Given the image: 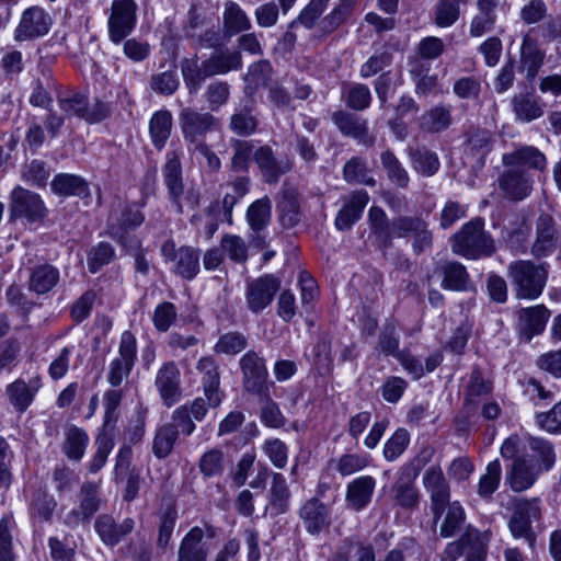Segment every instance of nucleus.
<instances>
[{
    "label": "nucleus",
    "mask_w": 561,
    "mask_h": 561,
    "mask_svg": "<svg viewBox=\"0 0 561 561\" xmlns=\"http://www.w3.org/2000/svg\"><path fill=\"white\" fill-rule=\"evenodd\" d=\"M502 163L505 169L497 179L499 188L505 198L518 202L528 197L534 186L531 174L522 167L543 171L548 161L538 148L520 146L504 153Z\"/></svg>",
    "instance_id": "nucleus-1"
},
{
    "label": "nucleus",
    "mask_w": 561,
    "mask_h": 561,
    "mask_svg": "<svg viewBox=\"0 0 561 561\" xmlns=\"http://www.w3.org/2000/svg\"><path fill=\"white\" fill-rule=\"evenodd\" d=\"M507 275L518 298L536 299L546 286L548 271L541 263L522 260L508 265Z\"/></svg>",
    "instance_id": "nucleus-2"
},
{
    "label": "nucleus",
    "mask_w": 561,
    "mask_h": 561,
    "mask_svg": "<svg viewBox=\"0 0 561 561\" xmlns=\"http://www.w3.org/2000/svg\"><path fill=\"white\" fill-rule=\"evenodd\" d=\"M454 253L467 259L490 255L494 251V242L484 231L482 219H473L465 224L451 238Z\"/></svg>",
    "instance_id": "nucleus-3"
},
{
    "label": "nucleus",
    "mask_w": 561,
    "mask_h": 561,
    "mask_svg": "<svg viewBox=\"0 0 561 561\" xmlns=\"http://www.w3.org/2000/svg\"><path fill=\"white\" fill-rule=\"evenodd\" d=\"M138 5L134 0H113L107 20L108 37L119 44L135 28Z\"/></svg>",
    "instance_id": "nucleus-4"
},
{
    "label": "nucleus",
    "mask_w": 561,
    "mask_h": 561,
    "mask_svg": "<svg viewBox=\"0 0 561 561\" xmlns=\"http://www.w3.org/2000/svg\"><path fill=\"white\" fill-rule=\"evenodd\" d=\"M137 352L136 337L129 331L123 332L118 346V355L108 365L107 381L112 387H118L130 374Z\"/></svg>",
    "instance_id": "nucleus-5"
},
{
    "label": "nucleus",
    "mask_w": 561,
    "mask_h": 561,
    "mask_svg": "<svg viewBox=\"0 0 561 561\" xmlns=\"http://www.w3.org/2000/svg\"><path fill=\"white\" fill-rule=\"evenodd\" d=\"M60 110L66 116H76L88 123H98L103 121L107 114V107L102 102L89 104L88 98L78 92L67 93L58 99Z\"/></svg>",
    "instance_id": "nucleus-6"
},
{
    "label": "nucleus",
    "mask_w": 561,
    "mask_h": 561,
    "mask_svg": "<svg viewBox=\"0 0 561 561\" xmlns=\"http://www.w3.org/2000/svg\"><path fill=\"white\" fill-rule=\"evenodd\" d=\"M167 262L172 263V271L185 279H193L199 271V252L190 247L175 249L173 241H167L161 248Z\"/></svg>",
    "instance_id": "nucleus-7"
},
{
    "label": "nucleus",
    "mask_w": 561,
    "mask_h": 561,
    "mask_svg": "<svg viewBox=\"0 0 561 561\" xmlns=\"http://www.w3.org/2000/svg\"><path fill=\"white\" fill-rule=\"evenodd\" d=\"M11 218H25L35 221L45 216L46 207L41 196L22 186H15L10 194Z\"/></svg>",
    "instance_id": "nucleus-8"
},
{
    "label": "nucleus",
    "mask_w": 561,
    "mask_h": 561,
    "mask_svg": "<svg viewBox=\"0 0 561 561\" xmlns=\"http://www.w3.org/2000/svg\"><path fill=\"white\" fill-rule=\"evenodd\" d=\"M50 26L51 18L43 8H28L14 30V39L25 42L42 37L49 32Z\"/></svg>",
    "instance_id": "nucleus-9"
},
{
    "label": "nucleus",
    "mask_w": 561,
    "mask_h": 561,
    "mask_svg": "<svg viewBox=\"0 0 561 561\" xmlns=\"http://www.w3.org/2000/svg\"><path fill=\"white\" fill-rule=\"evenodd\" d=\"M179 121L185 140L195 147L205 144V135L216 126V118L213 115L188 107L180 113Z\"/></svg>",
    "instance_id": "nucleus-10"
},
{
    "label": "nucleus",
    "mask_w": 561,
    "mask_h": 561,
    "mask_svg": "<svg viewBox=\"0 0 561 561\" xmlns=\"http://www.w3.org/2000/svg\"><path fill=\"white\" fill-rule=\"evenodd\" d=\"M280 282L273 275H263L248 283L245 301L253 313L263 311L274 299Z\"/></svg>",
    "instance_id": "nucleus-11"
},
{
    "label": "nucleus",
    "mask_w": 561,
    "mask_h": 561,
    "mask_svg": "<svg viewBox=\"0 0 561 561\" xmlns=\"http://www.w3.org/2000/svg\"><path fill=\"white\" fill-rule=\"evenodd\" d=\"M423 484L430 493L431 510L436 523L446 510L449 502L450 490L440 468L431 467L423 476Z\"/></svg>",
    "instance_id": "nucleus-12"
},
{
    "label": "nucleus",
    "mask_w": 561,
    "mask_h": 561,
    "mask_svg": "<svg viewBox=\"0 0 561 561\" xmlns=\"http://www.w3.org/2000/svg\"><path fill=\"white\" fill-rule=\"evenodd\" d=\"M541 516L539 500H518L513 504V516L508 526L515 538L528 537L530 525Z\"/></svg>",
    "instance_id": "nucleus-13"
},
{
    "label": "nucleus",
    "mask_w": 561,
    "mask_h": 561,
    "mask_svg": "<svg viewBox=\"0 0 561 561\" xmlns=\"http://www.w3.org/2000/svg\"><path fill=\"white\" fill-rule=\"evenodd\" d=\"M144 215L137 209H126L122 217H111L110 236L121 243L126 250L136 251L139 241L129 240V231L144 222Z\"/></svg>",
    "instance_id": "nucleus-14"
},
{
    "label": "nucleus",
    "mask_w": 561,
    "mask_h": 561,
    "mask_svg": "<svg viewBox=\"0 0 561 561\" xmlns=\"http://www.w3.org/2000/svg\"><path fill=\"white\" fill-rule=\"evenodd\" d=\"M180 381L181 374L173 362L164 364L157 371L154 385L164 405L170 408L180 400Z\"/></svg>",
    "instance_id": "nucleus-15"
},
{
    "label": "nucleus",
    "mask_w": 561,
    "mask_h": 561,
    "mask_svg": "<svg viewBox=\"0 0 561 561\" xmlns=\"http://www.w3.org/2000/svg\"><path fill=\"white\" fill-rule=\"evenodd\" d=\"M182 151L172 149L167 152L163 165V180L171 199L176 205L178 211H182L180 198L183 194V179L181 165Z\"/></svg>",
    "instance_id": "nucleus-16"
},
{
    "label": "nucleus",
    "mask_w": 561,
    "mask_h": 561,
    "mask_svg": "<svg viewBox=\"0 0 561 561\" xmlns=\"http://www.w3.org/2000/svg\"><path fill=\"white\" fill-rule=\"evenodd\" d=\"M332 121L344 136L352 137L364 146L374 145L375 137L369 134L366 119L346 112H336L332 115Z\"/></svg>",
    "instance_id": "nucleus-17"
},
{
    "label": "nucleus",
    "mask_w": 561,
    "mask_h": 561,
    "mask_svg": "<svg viewBox=\"0 0 561 561\" xmlns=\"http://www.w3.org/2000/svg\"><path fill=\"white\" fill-rule=\"evenodd\" d=\"M369 202V195L364 190H357L344 197L342 208L336 215L335 227L339 230L350 229L362 216Z\"/></svg>",
    "instance_id": "nucleus-18"
},
{
    "label": "nucleus",
    "mask_w": 561,
    "mask_h": 561,
    "mask_svg": "<svg viewBox=\"0 0 561 561\" xmlns=\"http://www.w3.org/2000/svg\"><path fill=\"white\" fill-rule=\"evenodd\" d=\"M376 484L371 476H360L352 480L346 486L347 506L355 511L364 510L371 501Z\"/></svg>",
    "instance_id": "nucleus-19"
},
{
    "label": "nucleus",
    "mask_w": 561,
    "mask_h": 561,
    "mask_svg": "<svg viewBox=\"0 0 561 561\" xmlns=\"http://www.w3.org/2000/svg\"><path fill=\"white\" fill-rule=\"evenodd\" d=\"M300 518L308 533L316 535L330 524L327 506L317 499L307 501L300 508Z\"/></svg>",
    "instance_id": "nucleus-20"
},
{
    "label": "nucleus",
    "mask_w": 561,
    "mask_h": 561,
    "mask_svg": "<svg viewBox=\"0 0 561 561\" xmlns=\"http://www.w3.org/2000/svg\"><path fill=\"white\" fill-rule=\"evenodd\" d=\"M244 386L250 391L259 390L265 381L267 370L264 360L254 352L245 353L240 359Z\"/></svg>",
    "instance_id": "nucleus-21"
},
{
    "label": "nucleus",
    "mask_w": 561,
    "mask_h": 561,
    "mask_svg": "<svg viewBox=\"0 0 561 561\" xmlns=\"http://www.w3.org/2000/svg\"><path fill=\"white\" fill-rule=\"evenodd\" d=\"M497 5L499 0H478V13L472 18L469 28L472 37H481L494 28Z\"/></svg>",
    "instance_id": "nucleus-22"
},
{
    "label": "nucleus",
    "mask_w": 561,
    "mask_h": 561,
    "mask_svg": "<svg viewBox=\"0 0 561 561\" xmlns=\"http://www.w3.org/2000/svg\"><path fill=\"white\" fill-rule=\"evenodd\" d=\"M203 538L204 530L199 527H193L180 543L178 561H206L207 548Z\"/></svg>",
    "instance_id": "nucleus-23"
},
{
    "label": "nucleus",
    "mask_w": 561,
    "mask_h": 561,
    "mask_svg": "<svg viewBox=\"0 0 561 561\" xmlns=\"http://www.w3.org/2000/svg\"><path fill=\"white\" fill-rule=\"evenodd\" d=\"M134 520L125 518L119 525L108 515L100 516L95 522V530L106 545H116L134 529Z\"/></svg>",
    "instance_id": "nucleus-24"
},
{
    "label": "nucleus",
    "mask_w": 561,
    "mask_h": 561,
    "mask_svg": "<svg viewBox=\"0 0 561 561\" xmlns=\"http://www.w3.org/2000/svg\"><path fill=\"white\" fill-rule=\"evenodd\" d=\"M254 161L266 182H276L278 178L290 169L288 161H277L272 149L264 146L254 152Z\"/></svg>",
    "instance_id": "nucleus-25"
},
{
    "label": "nucleus",
    "mask_w": 561,
    "mask_h": 561,
    "mask_svg": "<svg viewBox=\"0 0 561 561\" xmlns=\"http://www.w3.org/2000/svg\"><path fill=\"white\" fill-rule=\"evenodd\" d=\"M549 316V310L542 305L522 309L518 317L519 327L527 337L531 339L545 330Z\"/></svg>",
    "instance_id": "nucleus-26"
},
{
    "label": "nucleus",
    "mask_w": 561,
    "mask_h": 561,
    "mask_svg": "<svg viewBox=\"0 0 561 561\" xmlns=\"http://www.w3.org/2000/svg\"><path fill=\"white\" fill-rule=\"evenodd\" d=\"M89 442V435L83 428L71 425L65 431L62 453L69 460L80 461L85 454Z\"/></svg>",
    "instance_id": "nucleus-27"
},
{
    "label": "nucleus",
    "mask_w": 561,
    "mask_h": 561,
    "mask_svg": "<svg viewBox=\"0 0 561 561\" xmlns=\"http://www.w3.org/2000/svg\"><path fill=\"white\" fill-rule=\"evenodd\" d=\"M241 67V56L239 53H217L207 60L203 61L204 76L224 75Z\"/></svg>",
    "instance_id": "nucleus-28"
},
{
    "label": "nucleus",
    "mask_w": 561,
    "mask_h": 561,
    "mask_svg": "<svg viewBox=\"0 0 561 561\" xmlns=\"http://www.w3.org/2000/svg\"><path fill=\"white\" fill-rule=\"evenodd\" d=\"M51 190L54 193L64 196L87 197L89 195L87 182L80 176L67 173H61L54 178Z\"/></svg>",
    "instance_id": "nucleus-29"
},
{
    "label": "nucleus",
    "mask_w": 561,
    "mask_h": 561,
    "mask_svg": "<svg viewBox=\"0 0 561 561\" xmlns=\"http://www.w3.org/2000/svg\"><path fill=\"white\" fill-rule=\"evenodd\" d=\"M59 282V272L56 267L45 264L36 267L30 277V290L42 295L51 290Z\"/></svg>",
    "instance_id": "nucleus-30"
},
{
    "label": "nucleus",
    "mask_w": 561,
    "mask_h": 561,
    "mask_svg": "<svg viewBox=\"0 0 561 561\" xmlns=\"http://www.w3.org/2000/svg\"><path fill=\"white\" fill-rule=\"evenodd\" d=\"M172 115L169 111L156 112L149 122V133L153 146L162 149L170 137Z\"/></svg>",
    "instance_id": "nucleus-31"
},
{
    "label": "nucleus",
    "mask_w": 561,
    "mask_h": 561,
    "mask_svg": "<svg viewBox=\"0 0 561 561\" xmlns=\"http://www.w3.org/2000/svg\"><path fill=\"white\" fill-rule=\"evenodd\" d=\"M539 470L526 465L525 459L517 458L513 462L508 482L514 491L520 492L530 488L538 477Z\"/></svg>",
    "instance_id": "nucleus-32"
},
{
    "label": "nucleus",
    "mask_w": 561,
    "mask_h": 561,
    "mask_svg": "<svg viewBox=\"0 0 561 561\" xmlns=\"http://www.w3.org/2000/svg\"><path fill=\"white\" fill-rule=\"evenodd\" d=\"M419 124L425 131L439 133L445 130L451 124L450 111L440 105L435 106L421 115Z\"/></svg>",
    "instance_id": "nucleus-33"
},
{
    "label": "nucleus",
    "mask_w": 561,
    "mask_h": 561,
    "mask_svg": "<svg viewBox=\"0 0 561 561\" xmlns=\"http://www.w3.org/2000/svg\"><path fill=\"white\" fill-rule=\"evenodd\" d=\"M513 111L518 121L528 123L539 118L543 110L538 101L529 94H519L512 100Z\"/></svg>",
    "instance_id": "nucleus-34"
},
{
    "label": "nucleus",
    "mask_w": 561,
    "mask_h": 561,
    "mask_svg": "<svg viewBox=\"0 0 561 561\" xmlns=\"http://www.w3.org/2000/svg\"><path fill=\"white\" fill-rule=\"evenodd\" d=\"M442 287L449 290H465L468 285L469 275L466 267L459 262H447L442 268Z\"/></svg>",
    "instance_id": "nucleus-35"
},
{
    "label": "nucleus",
    "mask_w": 561,
    "mask_h": 561,
    "mask_svg": "<svg viewBox=\"0 0 561 561\" xmlns=\"http://www.w3.org/2000/svg\"><path fill=\"white\" fill-rule=\"evenodd\" d=\"M224 26L232 35L249 30L251 21L238 3L228 2L224 11Z\"/></svg>",
    "instance_id": "nucleus-36"
},
{
    "label": "nucleus",
    "mask_w": 561,
    "mask_h": 561,
    "mask_svg": "<svg viewBox=\"0 0 561 561\" xmlns=\"http://www.w3.org/2000/svg\"><path fill=\"white\" fill-rule=\"evenodd\" d=\"M272 216V203L267 196L253 202L247 211V219L252 230L260 231L264 229Z\"/></svg>",
    "instance_id": "nucleus-37"
},
{
    "label": "nucleus",
    "mask_w": 561,
    "mask_h": 561,
    "mask_svg": "<svg viewBox=\"0 0 561 561\" xmlns=\"http://www.w3.org/2000/svg\"><path fill=\"white\" fill-rule=\"evenodd\" d=\"M344 180L348 183H357L366 186H375L376 180L370 174L367 163L362 158H352L343 168Z\"/></svg>",
    "instance_id": "nucleus-38"
},
{
    "label": "nucleus",
    "mask_w": 561,
    "mask_h": 561,
    "mask_svg": "<svg viewBox=\"0 0 561 561\" xmlns=\"http://www.w3.org/2000/svg\"><path fill=\"white\" fill-rule=\"evenodd\" d=\"M528 446L533 456L538 461L539 471H548L554 466L556 453L549 440L539 437H529Z\"/></svg>",
    "instance_id": "nucleus-39"
},
{
    "label": "nucleus",
    "mask_w": 561,
    "mask_h": 561,
    "mask_svg": "<svg viewBox=\"0 0 561 561\" xmlns=\"http://www.w3.org/2000/svg\"><path fill=\"white\" fill-rule=\"evenodd\" d=\"M369 465L365 454H344L332 461L333 469L342 477H348L364 470Z\"/></svg>",
    "instance_id": "nucleus-40"
},
{
    "label": "nucleus",
    "mask_w": 561,
    "mask_h": 561,
    "mask_svg": "<svg viewBox=\"0 0 561 561\" xmlns=\"http://www.w3.org/2000/svg\"><path fill=\"white\" fill-rule=\"evenodd\" d=\"M520 57L528 76H535L543 61V54L539 50L537 42L528 35L523 38Z\"/></svg>",
    "instance_id": "nucleus-41"
},
{
    "label": "nucleus",
    "mask_w": 561,
    "mask_h": 561,
    "mask_svg": "<svg viewBox=\"0 0 561 561\" xmlns=\"http://www.w3.org/2000/svg\"><path fill=\"white\" fill-rule=\"evenodd\" d=\"M446 516L440 525L439 533L444 538L453 537L461 527L466 514L458 501L447 503Z\"/></svg>",
    "instance_id": "nucleus-42"
},
{
    "label": "nucleus",
    "mask_w": 561,
    "mask_h": 561,
    "mask_svg": "<svg viewBox=\"0 0 561 561\" xmlns=\"http://www.w3.org/2000/svg\"><path fill=\"white\" fill-rule=\"evenodd\" d=\"M501 463L497 459L490 461L485 472L481 476L478 484V494L481 497H490L499 488L501 481Z\"/></svg>",
    "instance_id": "nucleus-43"
},
{
    "label": "nucleus",
    "mask_w": 561,
    "mask_h": 561,
    "mask_svg": "<svg viewBox=\"0 0 561 561\" xmlns=\"http://www.w3.org/2000/svg\"><path fill=\"white\" fill-rule=\"evenodd\" d=\"M427 222L420 217L400 216L391 221V238H407L416 234Z\"/></svg>",
    "instance_id": "nucleus-44"
},
{
    "label": "nucleus",
    "mask_w": 561,
    "mask_h": 561,
    "mask_svg": "<svg viewBox=\"0 0 561 561\" xmlns=\"http://www.w3.org/2000/svg\"><path fill=\"white\" fill-rule=\"evenodd\" d=\"M10 402L15 409L23 412L32 403L35 394V390L28 387L23 380H15L7 388Z\"/></svg>",
    "instance_id": "nucleus-45"
},
{
    "label": "nucleus",
    "mask_w": 561,
    "mask_h": 561,
    "mask_svg": "<svg viewBox=\"0 0 561 561\" xmlns=\"http://www.w3.org/2000/svg\"><path fill=\"white\" fill-rule=\"evenodd\" d=\"M411 161L414 170L424 176L434 175L440 165L437 154L426 149L414 151Z\"/></svg>",
    "instance_id": "nucleus-46"
},
{
    "label": "nucleus",
    "mask_w": 561,
    "mask_h": 561,
    "mask_svg": "<svg viewBox=\"0 0 561 561\" xmlns=\"http://www.w3.org/2000/svg\"><path fill=\"white\" fill-rule=\"evenodd\" d=\"M178 438V431L174 430L173 425H162L153 439L152 449L157 457L164 458L173 449L174 443Z\"/></svg>",
    "instance_id": "nucleus-47"
},
{
    "label": "nucleus",
    "mask_w": 561,
    "mask_h": 561,
    "mask_svg": "<svg viewBox=\"0 0 561 561\" xmlns=\"http://www.w3.org/2000/svg\"><path fill=\"white\" fill-rule=\"evenodd\" d=\"M381 163L385 170L387 171L388 178L390 179L391 182H393L400 187H405L408 185L409 174L392 152H382Z\"/></svg>",
    "instance_id": "nucleus-48"
},
{
    "label": "nucleus",
    "mask_w": 561,
    "mask_h": 561,
    "mask_svg": "<svg viewBox=\"0 0 561 561\" xmlns=\"http://www.w3.org/2000/svg\"><path fill=\"white\" fill-rule=\"evenodd\" d=\"M99 508V499L93 493H87L78 510H73L66 516L67 524L76 526L88 520Z\"/></svg>",
    "instance_id": "nucleus-49"
},
{
    "label": "nucleus",
    "mask_w": 561,
    "mask_h": 561,
    "mask_svg": "<svg viewBox=\"0 0 561 561\" xmlns=\"http://www.w3.org/2000/svg\"><path fill=\"white\" fill-rule=\"evenodd\" d=\"M226 458L220 449L213 448L203 454L199 469L205 477H215L224 472Z\"/></svg>",
    "instance_id": "nucleus-50"
},
{
    "label": "nucleus",
    "mask_w": 561,
    "mask_h": 561,
    "mask_svg": "<svg viewBox=\"0 0 561 561\" xmlns=\"http://www.w3.org/2000/svg\"><path fill=\"white\" fill-rule=\"evenodd\" d=\"M233 156L231 159V168L236 172H244L254 159L253 145L247 140H236L232 142Z\"/></svg>",
    "instance_id": "nucleus-51"
},
{
    "label": "nucleus",
    "mask_w": 561,
    "mask_h": 561,
    "mask_svg": "<svg viewBox=\"0 0 561 561\" xmlns=\"http://www.w3.org/2000/svg\"><path fill=\"white\" fill-rule=\"evenodd\" d=\"M549 221L545 218L538 225L537 239L533 245V253L537 256L547 255L554 247L553 229Z\"/></svg>",
    "instance_id": "nucleus-52"
},
{
    "label": "nucleus",
    "mask_w": 561,
    "mask_h": 561,
    "mask_svg": "<svg viewBox=\"0 0 561 561\" xmlns=\"http://www.w3.org/2000/svg\"><path fill=\"white\" fill-rule=\"evenodd\" d=\"M220 248L230 260L244 262L248 259V248L244 240L234 234H227L221 239Z\"/></svg>",
    "instance_id": "nucleus-53"
},
{
    "label": "nucleus",
    "mask_w": 561,
    "mask_h": 561,
    "mask_svg": "<svg viewBox=\"0 0 561 561\" xmlns=\"http://www.w3.org/2000/svg\"><path fill=\"white\" fill-rule=\"evenodd\" d=\"M409 442L408 431L404 428L397 430L383 446L385 458L389 461L398 459L408 447Z\"/></svg>",
    "instance_id": "nucleus-54"
},
{
    "label": "nucleus",
    "mask_w": 561,
    "mask_h": 561,
    "mask_svg": "<svg viewBox=\"0 0 561 561\" xmlns=\"http://www.w3.org/2000/svg\"><path fill=\"white\" fill-rule=\"evenodd\" d=\"M178 317V311L172 302L159 304L153 311L152 322L159 332H167Z\"/></svg>",
    "instance_id": "nucleus-55"
},
{
    "label": "nucleus",
    "mask_w": 561,
    "mask_h": 561,
    "mask_svg": "<svg viewBox=\"0 0 561 561\" xmlns=\"http://www.w3.org/2000/svg\"><path fill=\"white\" fill-rule=\"evenodd\" d=\"M247 347V339L239 332H229L221 335L215 345L217 353L236 355Z\"/></svg>",
    "instance_id": "nucleus-56"
},
{
    "label": "nucleus",
    "mask_w": 561,
    "mask_h": 561,
    "mask_svg": "<svg viewBox=\"0 0 561 561\" xmlns=\"http://www.w3.org/2000/svg\"><path fill=\"white\" fill-rule=\"evenodd\" d=\"M150 85L153 91L160 94H173L180 85L175 70H167L151 77Z\"/></svg>",
    "instance_id": "nucleus-57"
},
{
    "label": "nucleus",
    "mask_w": 561,
    "mask_h": 561,
    "mask_svg": "<svg viewBox=\"0 0 561 561\" xmlns=\"http://www.w3.org/2000/svg\"><path fill=\"white\" fill-rule=\"evenodd\" d=\"M95 444L96 451L89 466V470L92 473H96L104 467L106 459L114 447L113 439L106 434H100L96 437Z\"/></svg>",
    "instance_id": "nucleus-58"
},
{
    "label": "nucleus",
    "mask_w": 561,
    "mask_h": 561,
    "mask_svg": "<svg viewBox=\"0 0 561 561\" xmlns=\"http://www.w3.org/2000/svg\"><path fill=\"white\" fill-rule=\"evenodd\" d=\"M182 75L186 87L191 93H195L199 90L203 81L208 76H204L203 65L198 67L196 60L186 59L182 64Z\"/></svg>",
    "instance_id": "nucleus-59"
},
{
    "label": "nucleus",
    "mask_w": 561,
    "mask_h": 561,
    "mask_svg": "<svg viewBox=\"0 0 561 561\" xmlns=\"http://www.w3.org/2000/svg\"><path fill=\"white\" fill-rule=\"evenodd\" d=\"M536 423L548 433H561V401L556 403L548 412L536 414Z\"/></svg>",
    "instance_id": "nucleus-60"
},
{
    "label": "nucleus",
    "mask_w": 561,
    "mask_h": 561,
    "mask_svg": "<svg viewBox=\"0 0 561 561\" xmlns=\"http://www.w3.org/2000/svg\"><path fill=\"white\" fill-rule=\"evenodd\" d=\"M460 8L451 0H439L435 11V23L439 27L451 26L459 18Z\"/></svg>",
    "instance_id": "nucleus-61"
},
{
    "label": "nucleus",
    "mask_w": 561,
    "mask_h": 561,
    "mask_svg": "<svg viewBox=\"0 0 561 561\" xmlns=\"http://www.w3.org/2000/svg\"><path fill=\"white\" fill-rule=\"evenodd\" d=\"M114 255V249L110 243L100 242L89 253L88 266L90 272L95 273L100 267L108 264L113 260Z\"/></svg>",
    "instance_id": "nucleus-62"
},
{
    "label": "nucleus",
    "mask_w": 561,
    "mask_h": 561,
    "mask_svg": "<svg viewBox=\"0 0 561 561\" xmlns=\"http://www.w3.org/2000/svg\"><path fill=\"white\" fill-rule=\"evenodd\" d=\"M262 448L271 462L276 468L282 469L286 466L288 459V449L280 439L273 438L265 440Z\"/></svg>",
    "instance_id": "nucleus-63"
},
{
    "label": "nucleus",
    "mask_w": 561,
    "mask_h": 561,
    "mask_svg": "<svg viewBox=\"0 0 561 561\" xmlns=\"http://www.w3.org/2000/svg\"><path fill=\"white\" fill-rule=\"evenodd\" d=\"M231 129L238 135H250L256 127V121L251 114V110L245 106L244 108L236 112L230 122Z\"/></svg>",
    "instance_id": "nucleus-64"
}]
</instances>
